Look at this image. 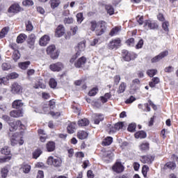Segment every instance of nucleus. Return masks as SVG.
I'll return each instance as SVG.
<instances>
[{
	"label": "nucleus",
	"mask_w": 178,
	"mask_h": 178,
	"mask_svg": "<svg viewBox=\"0 0 178 178\" xmlns=\"http://www.w3.org/2000/svg\"><path fill=\"white\" fill-rule=\"evenodd\" d=\"M23 90V88L19 83H14L11 85V89L10 91L12 94H20L22 91Z\"/></svg>",
	"instance_id": "obj_10"
},
{
	"label": "nucleus",
	"mask_w": 178,
	"mask_h": 178,
	"mask_svg": "<svg viewBox=\"0 0 178 178\" xmlns=\"http://www.w3.org/2000/svg\"><path fill=\"white\" fill-rule=\"evenodd\" d=\"M31 169V167L29 165H24L22 166V170L24 173H29L30 172V170Z\"/></svg>",
	"instance_id": "obj_50"
},
{
	"label": "nucleus",
	"mask_w": 178,
	"mask_h": 178,
	"mask_svg": "<svg viewBox=\"0 0 178 178\" xmlns=\"http://www.w3.org/2000/svg\"><path fill=\"white\" fill-rule=\"evenodd\" d=\"M79 126L83 127V126H88L90 124V121L87 118H83L78 121Z\"/></svg>",
	"instance_id": "obj_27"
},
{
	"label": "nucleus",
	"mask_w": 178,
	"mask_h": 178,
	"mask_svg": "<svg viewBox=\"0 0 178 178\" xmlns=\"http://www.w3.org/2000/svg\"><path fill=\"white\" fill-rule=\"evenodd\" d=\"M22 5L24 6H33L34 1L33 0H24L22 1Z\"/></svg>",
	"instance_id": "obj_43"
},
{
	"label": "nucleus",
	"mask_w": 178,
	"mask_h": 178,
	"mask_svg": "<svg viewBox=\"0 0 178 178\" xmlns=\"http://www.w3.org/2000/svg\"><path fill=\"white\" fill-rule=\"evenodd\" d=\"M65 24H72L73 23V18L72 17H67L64 19Z\"/></svg>",
	"instance_id": "obj_63"
},
{
	"label": "nucleus",
	"mask_w": 178,
	"mask_h": 178,
	"mask_svg": "<svg viewBox=\"0 0 178 178\" xmlns=\"http://www.w3.org/2000/svg\"><path fill=\"white\" fill-rule=\"evenodd\" d=\"M159 78L158 77H154L152 79V81L149 82V87L154 88L156 84H159Z\"/></svg>",
	"instance_id": "obj_30"
},
{
	"label": "nucleus",
	"mask_w": 178,
	"mask_h": 178,
	"mask_svg": "<svg viewBox=\"0 0 178 178\" xmlns=\"http://www.w3.org/2000/svg\"><path fill=\"white\" fill-rule=\"evenodd\" d=\"M167 168H169L170 169H175L176 168V163L173 162H169L166 163Z\"/></svg>",
	"instance_id": "obj_61"
},
{
	"label": "nucleus",
	"mask_w": 178,
	"mask_h": 178,
	"mask_svg": "<svg viewBox=\"0 0 178 178\" xmlns=\"http://www.w3.org/2000/svg\"><path fill=\"white\" fill-rule=\"evenodd\" d=\"M13 58L14 59V60H18V59H20V53H19V51H15L13 53Z\"/></svg>",
	"instance_id": "obj_51"
},
{
	"label": "nucleus",
	"mask_w": 178,
	"mask_h": 178,
	"mask_svg": "<svg viewBox=\"0 0 178 178\" xmlns=\"http://www.w3.org/2000/svg\"><path fill=\"white\" fill-rule=\"evenodd\" d=\"M77 137L78 138H79V140H86V138L88 137V133L85 131H79L77 133Z\"/></svg>",
	"instance_id": "obj_23"
},
{
	"label": "nucleus",
	"mask_w": 178,
	"mask_h": 178,
	"mask_svg": "<svg viewBox=\"0 0 178 178\" xmlns=\"http://www.w3.org/2000/svg\"><path fill=\"white\" fill-rule=\"evenodd\" d=\"M169 55V51H164L160 53L159 55L156 56L153 58H152V63H156V62H159V60H162L163 58L168 56Z\"/></svg>",
	"instance_id": "obj_9"
},
{
	"label": "nucleus",
	"mask_w": 178,
	"mask_h": 178,
	"mask_svg": "<svg viewBox=\"0 0 178 178\" xmlns=\"http://www.w3.org/2000/svg\"><path fill=\"white\" fill-rule=\"evenodd\" d=\"M1 154L6 155V156H8V155L10 154V149H9L8 146H5L1 149Z\"/></svg>",
	"instance_id": "obj_39"
},
{
	"label": "nucleus",
	"mask_w": 178,
	"mask_h": 178,
	"mask_svg": "<svg viewBox=\"0 0 178 178\" xmlns=\"http://www.w3.org/2000/svg\"><path fill=\"white\" fill-rule=\"evenodd\" d=\"M50 5L52 9H55V8H58L60 5V0H51Z\"/></svg>",
	"instance_id": "obj_32"
},
{
	"label": "nucleus",
	"mask_w": 178,
	"mask_h": 178,
	"mask_svg": "<svg viewBox=\"0 0 178 178\" xmlns=\"http://www.w3.org/2000/svg\"><path fill=\"white\" fill-rule=\"evenodd\" d=\"M41 154H42V150L37 149L33 152V158H34V159H37L40 156Z\"/></svg>",
	"instance_id": "obj_35"
},
{
	"label": "nucleus",
	"mask_w": 178,
	"mask_h": 178,
	"mask_svg": "<svg viewBox=\"0 0 178 178\" xmlns=\"http://www.w3.org/2000/svg\"><path fill=\"white\" fill-rule=\"evenodd\" d=\"M124 91H126V83L122 82L120 83L117 92L118 94H122Z\"/></svg>",
	"instance_id": "obj_33"
},
{
	"label": "nucleus",
	"mask_w": 178,
	"mask_h": 178,
	"mask_svg": "<svg viewBox=\"0 0 178 178\" xmlns=\"http://www.w3.org/2000/svg\"><path fill=\"white\" fill-rule=\"evenodd\" d=\"M122 58L127 62H129V60H131V59H132L131 53L129 52L127 50H123L122 51Z\"/></svg>",
	"instance_id": "obj_19"
},
{
	"label": "nucleus",
	"mask_w": 178,
	"mask_h": 178,
	"mask_svg": "<svg viewBox=\"0 0 178 178\" xmlns=\"http://www.w3.org/2000/svg\"><path fill=\"white\" fill-rule=\"evenodd\" d=\"M23 105H24V103L20 99H17L13 102V108L15 109H20Z\"/></svg>",
	"instance_id": "obj_21"
},
{
	"label": "nucleus",
	"mask_w": 178,
	"mask_h": 178,
	"mask_svg": "<svg viewBox=\"0 0 178 178\" xmlns=\"http://www.w3.org/2000/svg\"><path fill=\"white\" fill-rule=\"evenodd\" d=\"M9 13H19L20 12V6L19 3H14L8 8Z\"/></svg>",
	"instance_id": "obj_15"
},
{
	"label": "nucleus",
	"mask_w": 178,
	"mask_h": 178,
	"mask_svg": "<svg viewBox=\"0 0 178 178\" xmlns=\"http://www.w3.org/2000/svg\"><path fill=\"white\" fill-rule=\"evenodd\" d=\"M148 170H149V168L147 165H143L142 168V173L144 177H147V173H148Z\"/></svg>",
	"instance_id": "obj_48"
},
{
	"label": "nucleus",
	"mask_w": 178,
	"mask_h": 178,
	"mask_svg": "<svg viewBox=\"0 0 178 178\" xmlns=\"http://www.w3.org/2000/svg\"><path fill=\"white\" fill-rule=\"evenodd\" d=\"M86 49V40H83L79 42L76 48V51H79L80 52H83Z\"/></svg>",
	"instance_id": "obj_26"
},
{
	"label": "nucleus",
	"mask_w": 178,
	"mask_h": 178,
	"mask_svg": "<svg viewBox=\"0 0 178 178\" xmlns=\"http://www.w3.org/2000/svg\"><path fill=\"white\" fill-rule=\"evenodd\" d=\"M113 170L116 173H122L124 170V167L122 165V163L116 162L113 166Z\"/></svg>",
	"instance_id": "obj_13"
},
{
	"label": "nucleus",
	"mask_w": 178,
	"mask_h": 178,
	"mask_svg": "<svg viewBox=\"0 0 178 178\" xmlns=\"http://www.w3.org/2000/svg\"><path fill=\"white\" fill-rule=\"evenodd\" d=\"M23 113L22 110H15L10 113V115L12 118H22V116H23Z\"/></svg>",
	"instance_id": "obj_18"
},
{
	"label": "nucleus",
	"mask_w": 178,
	"mask_h": 178,
	"mask_svg": "<svg viewBox=\"0 0 178 178\" xmlns=\"http://www.w3.org/2000/svg\"><path fill=\"white\" fill-rule=\"evenodd\" d=\"M144 28L146 29V30H155L158 29V24L154 21L145 20L144 22Z\"/></svg>",
	"instance_id": "obj_7"
},
{
	"label": "nucleus",
	"mask_w": 178,
	"mask_h": 178,
	"mask_svg": "<svg viewBox=\"0 0 178 178\" xmlns=\"http://www.w3.org/2000/svg\"><path fill=\"white\" fill-rule=\"evenodd\" d=\"M136 125L134 123L130 124L128 127V131L131 132L136 131Z\"/></svg>",
	"instance_id": "obj_53"
},
{
	"label": "nucleus",
	"mask_w": 178,
	"mask_h": 178,
	"mask_svg": "<svg viewBox=\"0 0 178 178\" xmlns=\"http://www.w3.org/2000/svg\"><path fill=\"white\" fill-rule=\"evenodd\" d=\"M46 52L47 55H49L51 59H58L59 56V52L56 50L55 45L49 46L46 49Z\"/></svg>",
	"instance_id": "obj_4"
},
{
	"label": "nucleus",
	"mask_w": 178,
	"mask_h": 178,
	"mask_svg": "<svg viewBox=\"0 0 178 178\" xmlns=\"http://www.w3.org/2000/svg\"><path fill=\"white\" fill-rule=\"evenodd\" d=\"M8 31H9V28L8 27L3 28L0 32V38H3V37H5V35L8 34Z\"/></svg>",
	"instance_id": "obj_42"
},
{
	"label": "nucleus",
	"mask_w": 178,
	"mask_h": 178,
	"mask_svg": "<svg viewBox=\"0 0 178 178\" xmlns=\"http://www.w3.org/2000/svg\"><path fill=\"white\" fill-rule=\"evenodd\" d=\"M46 148L48 152H53L55 151V143L53 141H49L46 145Z\"/></svg>",
	"instance_id": "obj_22"
},
{
	"label": "nucleus",
	"mask_w": 178,
	"mask_h": 178,
	"mask_svg": "<svg viewBox=\"0 0 178 178\" xmlns=\"http://www.w3.org/2000/svg\"><path fill=\"white\" fill-rule=\"evenodd\" d=\"M126 44L129 45V47L134 46V38H131L127 40Z\"/></svg>",
	"instance_id": "obj_56"
},
{
	"label": "nucleus",
	"mask_w": 178,
	"mask_h": 178,
	"mask_svg": "<svg viewBox=\"0 0 178 178\" xmlns=\"http://www.w3.org/2000/svg\"><path fill=\"white\" fill-rule=\"evenodd\" d=\"M1 67H2L3 70H9V69H10V64L4 63L2 64Z\"/></svg>",
	"instance_id": "obj_62"
},
{
	"label": "nucleus",
	"mask_w": 178,
	"mask_h": 178,
	"mask_svg": "<svg viewBox=\"0 0 178 178\" xmlns=\"http://www.w3.org/2000/svg\"><path fill=\"white\" fill-rule=\"evenodd\" d=\"M97 92H98V88H94L91 90L89 91L88 95H90V97H94L95 95H97Z\"/></svg>",
	"instance_id": "obj_49"
},
{
	"label": "nucleus",
	"mask_w": 178,
	"mask_h": 178,
	"mask_svg": "<svg viewBox=\"0 0 178 178\" xmlns=\"http://www.w3.org/2000/svg\"><path fill=\"white\" fill-rule=\"evenodd\" d=\"M119 31H120V29L118 26L113 28V29H111V32H110V35L111 37H113V35H116L118 34H119Z\"/></svg>",
	"instance_id": "obj_38"
},
{
	"label": "nucleus",
	"mask_w": 178,
	"mask_h": 178,
	"mask_svg": "<svg viewBox=\"0 0 178 178\" xmlns=\"http://www.w3.org/2000/svg\"><path fill=\"white\" fill-rule=\"evenodd\" d=\"M67 132L70 134H73L74 130H76V124L75 122H71L67 127Z\"/></svg>",
	"instance_id": "obj_25"
},
{
	"label": "nucleus",
	"mask_w": 178,
	"mask_h": 178,
	"mask_svg": "<svg viewBox=\"0 0 178 178\" xmlns=\"http://www.w3.org/2000/svg\"><path fill=\"white\" fill-rule=\"evenodd\" d=\"M113 141L112 137H107L102 141V145H111Z\"/></svg>",
	"instance_id": "obj_31"
},
{
	"label": "nucleus",
	"mask_w": 178,
	"mask_h": 178,
	"mask_svg": "<svg viewBox=\"0 0 178 178\" xmlns=\"http://www.w3.org/2000/svg\"><path fill=\"white\" fill-rule=\"evenodd\" d=\"M92 119L95 124H99V122H102L105 119V116L102 114H93Z\"/></svg>",
	"instance_id": "obj_14"
},
{
	"label": "nucleus",
	"mask_w": 178,
	"mask_h": 178,
	"mask_svg": "<svg viewBox=\"0 0 178 178\" xmlns=\"http://www.w3.org/2000/svg\"><path fill=\"white\" fill-rule=\"evenodd\" d=\"M136 20L138 23L140 24V26H143L144 22V17H140V15H138L136 17Z\"/></svg>",
	"instance_id": "obj_59"
},
{
	"label": "nucleus",
	"mask_w": 178,
	"mask_h": 178,
	"mask_svg": "<svg viewBox=\"0 0 178 178\" xmlns=\"http://www.w3.org/2000/svg\"><path fill=\"white\" fill-rule=\"evenodd\" d=\"M9 81L8 76L0 78V86L2 84L6 85V83Z\"/></svg>",
	"instance_id": "obj_54"
},
{
	"label": "nucleus",
	"mask_w": 178,
	"mask_h": 178,
	"mask_svg": "<svg viewBox=\"0 0 178 178\" xmlns=\"http://www.w3.org/2000/svg\"><path fill=\"white\" fill-rule=\"evenodd\" d=\"M139 148L141 151H148L149 149V143H143L139 146Z\"/></svg>",
	"instance_id": "obj_34"
},
{
	"label": "nucleus",
	"mask_w": 178,
	"mask_h": 178,
	"mask_svg": "<svg viewBox=\"0 0 178 178\" xmlns=\"http://www.w3.org/2000/svg\"><path fill=\"white\" fill-rule=\"evenodd\" d=\"M122 45V40L120 38L113 39L108 43V47L110 49H118Z\"/></svg>",
	"instance_id": "obj_6"
},
{
	"label": "nucleus",
	"mask_w": 178,
	"mask_h": 178,
	"mask_svg": "<svg viewBox=\"0 0 178 178\" xmlns=\"http://www.w3.org/2000/svg\"><path fill=\"white\" fill-rule=\"evenodd\" d=\"M106 10L107 11V13H108L110 16H112V15L115 13V10L113 9V7L111 5H106Z\"/></svg>",
	"instance_id": "obj_36"
},
{
	"label": "nucleus",
	"mask_w": 178,
	"mask_h": 178,
	"mask_svg": "<svg viewBox=\"0 0 178 178\" xmlns=\"http://www.w3.org/2000/svg\"><path fill=\"white\" fill-rule=\"evenodd\" d=\"M49 41H51L49 35H44L40 38L39 44L40 47H46V45L49 44Z\"/></svg>",
	"instance_id": "obj_11"
},
{
	"label": "nucleus",
	"mask_w": 178,
	"mask_h": 178,
	"mask_svg": "<svg viewBox=\"0 0 178 178\" xmlns=\"http://www.w3.org/2000/svg\"><path fill=\"white\" fill-rule=\"evenodd\" d=\"M26 27L27 31H32L33 27V24H31V22L28 21L26 23Z\"/></svg>",
	"instance_id": "obj_52"
},
{
	"label": "nucleus",
	"mask_w": 178,
	"mask_h": 178,
	"mask_svg": "<svg viewBox=\"0 0 178 178\" xmlns=\"http://www.w3.org/2000/svg\"><path fill=\"white\" fill-rule=\"evenodd\" d=\"M47 163L50 166H54V168H60L62 166V159L50 156L47 159Z\"/></svg>",
	"instance_id": "obj_3"
},
{
	"label": "nucleus",
	"mask_w": 178,
	"mask_h": 178,
	"mask_svg": "<svg viewBox=\"0 0 178 178\" xmlns=\"http://www.w3.org/2000/svg\"><path fill=\"white\" fill-rule=\"evenodd\" d=\"M9 126H10V131H15V130H17L18 128L22 129V130L26 129V126L22 124V121L20 120L9 122Z\"/></svg>",
	"instance_id": "obj_5"
},
{
	"label": "nucleus",
	"mask_w": 178,
	"mask_h": 178,
	"mask_svg": "<svg viewBox=\"0 0 178 178\" xmlns=\"http://www.w3.org/2000/svg\"><path fill=\"white\" fill-rule=\"evenodd\" d=\"M31 65V63L30 61H25L18 63V67L19 69H22V70H26V69H29V66Z\"/></svg>",
	"instance_id": "obj_20"
},
{
	"label": "nucleus",
	"mask_w": 178,
	"mask_h": 178,
	"mask_svg": "<svg viewBox=\"0 0 178 178\" xmlns=\"http://www.w3.org/2000/svg\"><path fill=\"white\" fill-rule=\"evenodd\" d=\"M143 45H144V40H143V39H140L136 45V49H140V48H143Z\"/></svg>",
	"instance_id": "obj_57"
},
{
	"label": "nucleus",
	"mask_w": 178,
	"mask_h": 178,
	"mask_svg": "<svg viewBox=\"0 0 178 178\" xmlns=\"http://www.w3.org/2000/svg\"><path fill=\"white\" fill-rule=\"evenodd\" d=\"M111 97H112V95L111 94V92L106 93L104 96H102L100 97L102 102L103 104L108 102V100L109 99V98H111Z\"/></svg>",
	"instance_id": "obj_29"
},
{
	"label": "nucleus",
	"mask_w": 178,
	"mask_h": 178,
	"mask_svg": "<svg viewBox=\"0 0 178 178\" xmlns=\"http://www.w3.org/2000/svg\"><path fill=\"white\" fill-rule=\"evenodd\" d=\"M12 159L10 156H5L4 157H0V163H5V162H9Z\"/></svg>",
	"instance_id": "obj_41"
},
{
	"label": "nucleus",
	"mask_w": 178,
	"mask_h": 178,
	"mask_svg": "<svg viewBox=\"0 0 178 178\" xmlns=\"http://www.w3.org/2000/svg\"><path fill=\"white\" fill-rule=\"evenodd\" d=\"M35 35L31 34L28 39V46L31 49L34 48V44H35Z\"/></svg>",
	"instance_id": "obj_16"
},
{
	"label": "nucleus",
	"mask_w": 178,
	"mask_h": 178,
	"mask_svg": "<svg viewBox=\"0 0 178 178\" xmlns=\"http://www.w3.org/2000/svg\"><path fill=\"white\" fill-rule=\"evenodd\" d=\"M154 159H155V157H154V156H151V155L141 156L140 161L143 163H152V162H154Z\"/></svg>",
	"instance_id": "obj_12"
},
{
	"label": "nucleus",
	"mask_w": 178,
	"mask_h": 178,
	"mask_svg": "<svg viewBox=\"0 0 178 178\" xmlns=\"http://www.w3.org/2000/svg\"><path fill=\"white\" fill-rule=\"evenodd\" d=\"M65 34V27L63 25H59L56 31V37L60 38Z\"/></svg>",
	"instance_id": "obj_17"
},
{
	"label": "nucleus",
	"mask_w": 178,
	"mask_h": 178,
	"mask_svg": "<svg viewBox=\"0 0 178 178\" xmlns=\"http://www.w3.org/2000/svg\"><path fill=\"white\" fill-rule=\"evenodd\" d=\"M64 67L65 65H63V63L60 62L53 63L49 66V69L52 70V72H60L63 70Z\"/></svg>",
	"instance_id": "obj_8"
},
{
	"label": "nucleus",
	"mask_w": 178,
	"mask_h": 178,
	"mask_svg": "<svg viewBox=\"0 0 178 178\" xmlns=\"http://www.w3.org/2000/svg\"><path fill=\"white\" fill-rule=\"evenodd\" d=\"M156 73H158V70H149L147 72V74H148V76H149V77H154V76H155V74H156Z\"/></svg>",
	"instance_id": "obj_46"
},
{
	"label": "nucleus",
	"mask_w": 178,
	"mask_h": 178,
	"mask_svg": "<svg viewBox=\"0 0 178 178\" xmlns=\"http://www.w3.org/2000/svg\"><path fill=\"white\" fill-rule=\"evenodd\" d=\"M80 52L77 51L74 55H73L70 60V63H74L75 67L80 69V67H84L86 66V63H87V58L85 56H82L79 58ZM78 58V59H77ZM76 59H77L76 60Z\"/></svg>",
	"instance_id": "obj_2"
},
{
	"label": "nucleus",
	"mask_w": 178,
	"mask_h": 178,
	"mask_svg": "<svg viewBox=\"0 0 178 178\" xmlns=\"http://www.w3.org/2000/svg\"><path fill=\"white\" fill-rule=\"evenodd\" d=\"M51 88H55L58 86V82L54 79H51L49 82Z\"/></svg>",
	"instance_id": "obj_44"
},
{
	"label": "nucleus",
	"mask_w": 178,
	"mask_h": 178,
	"mask_svg": "<svg viewBox=\"0 0 178 178\" xmlns=\"http://www.w3.org/2000/svg\"><path fill=\"white\" fill-rule=\"evenodd\" d=\"M162 27L165 31H169V22H163Z\"/></svg>",
	"instance_id": "obj_60"
},
{
	"label": "nucleus",
	"mask_w": 178,
	"mask_h": 178,
	"mask_svg": "<svg viewBox=\"0 0 178 178\" xmlns=\"http://www.w3.org/2000/svg\"><path fill=\"white\" fill-rule=\"evenodd\" d=\"M19 77V74L16 72H12L7 75V78L8 80L13 79H17Z\"/></svg>",
	"instance_id": "obj_45"
},
{
	"label": "nucleus",
	"mask_w": 178,
	"mask_h": 178,
	"mask_svg": "<svg viewBox=\"0 0 178 178\" xmlns=\"http://www.w3.org/2000/svg\"><path fill=\"white\" fill-rule=\"evenodd\" d=\"M76 19H77V22L79 23V24H81V22H83V20L84 19L83 18V13H79L76 15Z\"/></svg>",
	"instance_id": "obj_55"
},
{
	"label": "nucleus",
	"mask_w": 178,
	"mask_h": 178,
	"mask_svg": "<svg viewBox=\"0 0 178 178\" xmlns=\"http://www.w3.org/2000/svg\"><path fill=\"white\" fill-rule=\"evenodd\" d=\"M147 134L143 131H138L135 134V138H145Z\"/></svg>",
	"instance_id": "obj_28"
},
{
	"label": "nucleus",
	"mask_w": 178,
	"mask_h": 178,
	"mask_svg": "<svg viewBox=\"0 0 178 178\" xmlns=\"http://www.w3.org/2000/svg\"><path fill=\"white\" fill-rule=\"evenodd\" d=\"M104 158H108V159H113L114 154L112 151H107L104 152Z\"/></svg>",
	"instance_id": "obj_40"
},
{
	"label": "nucleus",
	"mask_w": 178,
	"mask_h": 178,
	"mask_svg": "<svg viewBox=\"0 0 178 178\" xmlns=\"http://www.w3.org/2000/svg\"><path fill=\"white\" fill-rule=\"evenodd\" d=\"M1 173L2 178H6L8 177V173H9V170H8V168L4 167L1 169Z\"/></svg>",
	"instance_id": "obj_37"
},
{
	"label": "nucleus",
	"mask_w": 178,
	"mask_h": 178,
	"mask_svg": "<svg viewBox=\"0 0 178 178\" xmlns=\"http://www.w3.org/2000/svg\"><path fill=\"white\" fill-rule=\"evenodd\" d=\"M114 129L115 130H120V129H123V122H118L114 125Z\"/></svg>",
	"instance_id": "obj_58"
},
{
	"label": "nucleus",
	"mask_w": 178,
	"mask_h": 178,
	"mask_svg": "<svg viewBox=\"0 0 178 178\" xmlns=\"http://www.w3.org/2000/svg\"><path fill=\"white\" fill-rule=\"evenodd\" d=\"M34 88H45V85L41 81H38L33 86Z\"/></svg>",
	"instance_id": "obj_47"
},
{
	"label": "nucleus",
	"mask_w": 178,
	"mask_h": 178,
	"mask_svg": "<svg viewBox=\"0 0 178 178\" xmlns=\"http://www.w3.org/2000/svg\"><path fill=\"white\" fill-rule=\"evenodd\" d=\"M49 113L55 119H56V118H59V116H60V113H59V112L55 113L54 111H51Z\"/></svg>",
	"instance_id": "obj_64"
},
{
	"label": "nucleus",
	"mask_w": 178,
	"mask_h": 178,
	"mask_svg": "<svg viewBox=\"0 0 178 178\" xmlns=\"http://www.w3.org/2000/svg\"><path fill=\"white\" fill-rule=\"evenodd\" d=\"M90 27L91 31H95L96 35L99 36L105 33L106 30V23L104 21L99 22L92 21L90 22Z\"/></svg>",
	"instance_id": "obj_1"
},
{
	"label": "nucleus",
	"mask_w": 178,
	"mask_h": 178,
	"mask_svg": "<svg viewBox=\"0 0 178 178\" xmlns=\"http://www.w3.org/2000/svg\"><path fill=\"white\" fill-rule=\"evenodd\" d=\"M27 38V35L24 33H21L19 35L17 38V44H23L26 41Z\"/></svg>",
	"instance_id": "obj_24"
}]
</instances>
